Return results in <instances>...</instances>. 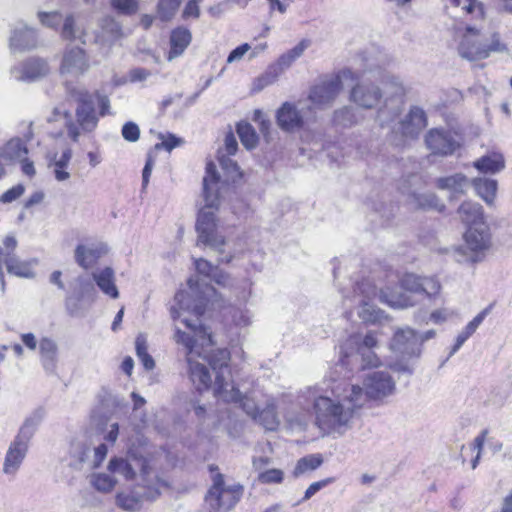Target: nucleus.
Returning <instances> with one entry per match:
<instances>
[{
  "mask_svg": "<svg viewBox=\"0 0 512 512\" xmlns=\"http://www.w3.org/2000/svg\"><path fill=\"white\" fill-rule=\"evenodd\" d=\"M90 64L85 51L79 47L67 48L60 67L61 74L78 77L86 73Z\"/></svg>",
  "mask_w": 512,
  "mask_h": 512,
  "instance_id": "22",
  "label": "nucleus"
},
{
  "mask_svg": "<svg viewBox=\"0 0 512 512\" xmlns=\"http://www.w3.org/2000/svg\"><path fill=\"white\" fill-rule=\"evenodd\" d=\"M356 347V350H367V349H374L377 347V339L374 332L367 333L364 338L361 340V337L359 335H353L350 336L346 343L341 346V358H340V364L342 366L349 365V358L353 355V350L349 351V349Z\"/></svg>",
  "mask_w": 512,
  "mask_h": 512,
  "instance_id": "25",
  "label": "nucleus"
},
{
  "mask_svg": "<svg viewBox=\"0 0 512 512\" xmlns=\"http://www.w3.org/2000/svg\"><path fill=\"white\" fill-rule=\"evenodd\" d=\"M50 71L46 60L38 57H31L20 66L11 68V75L18 81H36L46 76Z\"/></svg>",
  "mask_w": 512,
  "mask_h": 512,
  "instance_id": "21",
  "label": "nucleus"
},
{
  "mask_svg": "<svg viewBox=\"0 0 512 512\" xmlns=\"http://www.w3.org/2000/svg\"><path fill=\"white\" fill-rule=\"evenodd\" d=\"M469 186V179L462 173H456L436 179V187L440 190L449 192L450 199H457L464 195Z\"/></svg>",
  "mask_w": 512,
  "mask_h": 512,
  "instance_id": "27",
  "label": "nucleus"
},
{
  "mask_svg": "<svg viewBox=\"0 0 512 512\" xmlns=\"http://www.w3.org/2000/svg\"><path fill=\"white\" fill-rule=\"evenodd\" d=\"M310 41L303 39L295 47L279 56L275 63L271 64L277 72L281 75L288 69L298 58H300L304 51L309 47Z\"/></svg>",
  "mask_w": 512,
  "mask_h": 512,
  "instance_id": "35",
  "label": "nucleus"
},
{
  "mask_svg": "<svg viewBox=\"0 0 512 512\" xmlns=\"http://www.w3.org/2000/svg\"><path fill=\"white\" fill-rule=\"evenodd\" d=\"M427 126L425 111L419 106H412L407 116L400 122L401 132L404 136L415 138Z\"/></svg>",
  "mask_w": 512,
  "mask_h": 512,
  "instance_id": "23",
  "label": "nucleus"
},
{
  "mask_svg": "<svg viewBox=\"0 0 512 512\" xmlns=\"http://www.w3.org/2000/svg\"><path fill=\"white\" fill-rule=\"evenodd\" d=\"M409 203L412 207L420 209H434L442 211L445 208V205L439 200L436 194L432 192H413L409 196Z\"/></svg>",
  "mask_w": 512,
  "mask_h": 512,
  "instance_id": "37",
  "label": "nucleus"
},
{
  "mask_svg": "<svg viewBox=\"0 0 512 512\" xmlns=\"http://www.w3.org/2000/svg\"><path fill=\"white\" fill-rule=\"evenodd\" d=\"M393 351L407 357H418L421 354V340L419 334L407 327L395 332L391 342Z\"/></svg>",
  "mask_w": 512,
  "mask_h": 512,
  "instance_id": "19",
  "label": "nucleus"
},
{
  "mask_svg": "<svg viewBox=\"0 0 512 512\" xmlns=\"http://www.w3.org/2000/svg\"><path fill=\"white\" fill-rule=\"evenodd\" d=\"M108 469L112 473L124 476L126 480H132L136 475L135 467L132 463L123 458H114L110 460Z\"/></svg>",
  "mask_w": 512,
  "mask_h": 512,
  "instance_id": "46",
  "label": "nucleus"
},
{
  "mask_svg": "<svg viewBox=\"0 0 512 512\" xmlns=\"http://www.w3.org/2000/svg\"><path fill=\"white\" fill-rule=\"evenodd\" d=\"M61 35L65 40L70 41L78 38L77 29L75 27V20L72 15H69L65 18Z\"/></svg>",
  "mask_w": 512,
  "mask_h": 512,
  "instance_id": "58",
  "label": "nucleus"
},
{
  "mask_svg": "<svg viewBox=\"0 0 512 512\" xmlns=\"http://www.w3.org/2000/svg\"><path fill=\"white\" fill-rule=\"evenodd\" d=\"M76 282L78 285L77 298L79 300H82L95 292L94 285L88 278L79 276L76 279Z\"/></svg>",
  "mask_w": 512,
  "mask_h": 512,
  "instance_id": "55",
  "label": "nucleus"
},
{
  "mask_svg": "<svg viewBox=\"0 0 512 512\" xmlns=\"http://www.w3.org/2000/svg\"><path fill=\"white\" fill-rule=\"evenodd\" d=\"M283 479V471L276 468L261 471L258 475V481L262 484H279Z\"/></svg>",
  "mask_w": 512,
  "mask_h": 512,
  "instance_id": "50",
  "label": "nucleus"
},
{
  "mask_svg": "<svg viewBox=\"0 0 512 512\" xmlns=\"http://www.w3.org/2000/svg\"><path fill=\"white\" fill-rule=\"evenodd\" d=\"M42 418L43 412L37 410L25 419L7 450L3 465V472L5 474L13 475L19 469L28 451L29 442L41 423Z\"/></svg>",
  "mask_w": 512,
  "mask_h": 512,
  "instance_id": "8",
  "label": "nucleus"
},
{
  "mask_svg": "<svg viewBox=\"0 0 512 512\" xmlns=\"http://www.w3.org/2000/svg\"><path fill=\"white\" fill-rule=\"evenodd\" d=\"M450 4L456 8H460L474 19H482L484 16L483 5L477 0H450Z\"/></svg>",
  "mask_w": 512,
  "mask_h": 512,
  "instance_id": "44",
  "label": "nucleus"
},
{
  "mask_svg": "<svg viewBox=\"0 0 512 512\" xmlns=\"http://www.w3.org/2000/svg\"><path fill=\"white\" fill-rule=\"evenodd\" d=\"M219 180L220 176L216 165L213 162H208L203 178L205 207L199 211L196 222L197 245L208 247L219 254V263H229L233 259V255L225 252V237L218 232L215 215L212 211L219 204Z\"/></svg>",
  "mask_w": 512,
  "mask_h": 512,
  "instance_id": "3",
  "label": "nucleus"
},
{
  "mask_svg": "<svg viewBox=\"0 0 512 512\" xmlns=\"http://www.w3.org/2000/svg\"><path fill=\"white\" fill-rule=\"evenodd\" d=\"M465 244L455 248L454 258L459 263L481 262L491 246V233L487 223L471 226L465 233Z\"/></svg>",
  "mask_w": 512,
  "mask_h": 512,
  "instance_id": "9",
  "label": "nucleus"
},
{
  "mask_svg": "<svg viewBox=\"0 0 512 512\" xmlns=\"http://www.w3.org/2000/svg\"><path fill=\"white\" fill-rule=\"evenodd\" d=\"M365 401L382 399L394 393L395 381L387 371H373L364 380Z\"/></svg>",
  "mask_w": 512,
  "mask_h": 512,
  "instance_id": "18",
  "label": "nucleus"
},
{
  "mask_svg": "<svg viewBox=\"0 0 512 512\" xmlns=\"http://www.w3.org/2000/svg\"><path fill=\"white\" fill-rule=\"evenodd\" d=\"M400 286L405 292L388 301L392 307L407 308L420 300H434L441 289L440 282L435 277H421L413 273L404 274L400 279Z\"/></svg>",
  "mask_w": 512,
  "mask_h": 512,
  "instance_id": "5",
  "label": "nucleus"
},
{
  "mask_svg": "<svg viewBox=\"0 0 512 512\" xmlns=\"http://www.w3.org/2000/svg\"><path fill=\"white\" fill-rule=\"evenodd\" d=\"M122 137L128 142H136L140 137L139 126L132 121L126 122L121 130Z\"/></svg>",
  "mask_w": 512,
  "mask_h": 512,
  "instance_id": "56",
  "label": "nucleus"
},
{
  "mask_svg": "<svg viewBox=\"0 0 512 512\" xmlns=\"http://www.w3.org/2000/svg\"><path fill=\"white\" fill-rule=\"evenodd\" d=\"M72 159V149L66 147L61 153H54L48 159V166L53 168L55 179L59 182L67 181L70 178V172L67 171L68 165Z\"/></svg>",
  "mask_w": 512,
  "mask_h": 512,
  "instance_id": "30",
  "label": "nucleus"
},
{
  "mask_svg": "<svg viewBox=\"0 0 512 512\" xmlns=\"http://www.w3.org/2000/svg\"><path fill=\"white\" fill-rule=\"evenodd\" d=\"M182 0H159L157 4V17L162 22L171 21L176 15Z\"/></svg>",
  "mask_w": 512,
  "mask_h": 512,
  "instance_id": "45",
  "label": "nucleus"
},
{
  "mask_svg": "<svg viewBox=\"0 0 512 512\" xmlns=\"http://www.w3.org/2000/svg\"><path fill=\"white\" fill-rule=\"evenodd\" d=\"M188 290L176 293L175 305L171 307L173 319H180L194 335L191 336L180 329L176 330L175 341L186 348V359L189 366L190 378L196 388L206 390L211 385V375L205 364L196 360L202 357L199 346L212 344L211 335L201 323L200 317L204 314L208 301L216 293L214 287L205 279L191 277L188 279Z\"/></svg>",
  "mask_w": 512,
  "mask_h": 512,
  "instance_id": "1",
  "label": "nucleus"
},
{
  "mask_svg": "<svg viewBox=\"0 0 512 512\" xmlns=\"http://www.w3.org/2000/svg\"><path fill=\"white\" fill-rule=\"evenodd\" d=\"M335 479L333 477L325 478L323 480L313 482L310 484V486L306 489L303 498L299 501L305 502L312 498L318 491H320L322 488L328 486L329 484L333 483Z\"/></svg>",
  "mask_w": 512,
  "mask_h": 512,
  "instance_id": "54",
  "label": "nucleus"
},
{
  "mask_svg": "<svg viewBox=\"0 0 512 512\" xmlns=\"http://www.w3.org/2000/svg\"><path fill=\"white\" fill-rule=\"evenodd\" d=\"M354 78L355 73L350 68H345L338 74L326 77L310 89L308 96L310 105L319 109L330 106L342 89V80Z\"/></svg>",
  "mask_w": 512,
  "mask_h": 512,
  "instance_id": "12",
  "label": "nucleus"
},
{
  "mask_svg": "<svg viewBox=\"0 0 512 512\" xmlns=\"http://www.w3.org/2000/svg\"><path fill=\"white\" fill-rule=\"evenodd\" d=\"M25 191V188L22 184H18L16 186H13L12 188L8 189L6 192H4L0 198L1 202L3 203H11L17 198H19Z\"/></svg>",
  "mask_w": 512,
  "mask_h": 512,
  "instance_id": "59",
  "label": "nucleus"
},
{
  "mask_svg": "<svg viewBox=\"0 0 512 512\" xmlns=\"http://www.w3.org/2000/svg\"><path fill=\"white\" fill-rule=\"evenodd\" d=\"M203 359L215 372V382L213 385L214 395H222L226 399H231V395L235 396V392L228 391V387L232 383L231 371L228 365L230 360L229 351L227 349H218L203 356Z\"/></svg>",
  "mask_w": 512,
  "mask_h": 512,
  "instance_id": "14",
  "label": "nucleus"
},
{
  "mask_svg": "<svg viewBox=\"0 0 512 512\" xmlns=\"http://www.w3.org/2000/svg\"><path fill=\"white\" fill-rule=\"evenodd\" d=\"M486 49L489 50V54L491 52L504 53L508 51L507 45L501 42L498 33H493L491 35L490 43L486 44Z\"/></svg>",
  "mask_w": 512,
  "mask_h": 512,
  "instance_id": "60",
  "label": "nucleus"
},
{
  "mask_svg": "<svg viewBox=\"0 0 512 512\" xmlns=\"http://www.w3.org/2000/svg\"><path fill=\"white\" fill-rule=\"evenodd\" d=\"M28 154V148L20 138L9 140L0 148V159L7 165H13L21 161Z\"/></svg>",
  "mask_w": 512,
  "mask_h": 512,
  "instance_id": "29",
  "label": "nucleus"
},
{
  "mask_svg": "<svg viewBox=\"0 0 512 512\" xmlns=\"http://www.w3.org/2000/svg\"><path fill=\"white\" fill-rule=\"evenodd\" d=\"M242 494L241 485L226 487L223 475L218 473L213 477V484L205 496V501L209 512H226L238 503Z\"/></svg>",
  "mask_w": 512,
  "mask_h": 512,
  "instance_id": "11",
  "label": "nucleus"
},
{
  "mask_svg": "<svg viewBox=\"0 0 512 512\" xmlns=\"http://www.w3.org/2000/svg\"><path fill=\"white\" fill-rule=\"evenodd\" d=\"M376 294V287L367 279L358 282L354 288L353 297L355 300L358 299L357 303L360 306L358 315L364 322L375 323L382 318L383 312L370 303Z\"/></svg>",
  "mask_w": 512,
  "mask_h": 512,
  "instance_id": "17",
  "label": "nucleus"
},
{
  "mask_svg": "<svg viewBox=\"0 0 512 512\" xmlns=\"http://www.w3.org/2000/svg\"><path fill=\"white\" fill-rule=\"evenodd\" d=\"M279 76L280 74L277 72L275 67L270 65L268 69L265 71V73L256 78V80L254 81L253 90L257 92L261 91L265 87L273 84L278 79Z\"/></svg>",
  "mask_w": 512,
  "mask_h": 512,
  "instance_id": "48",
  "label": "nucleus"
},
{
  "mask_svg": "<svg viewBox=\"0 0 512 512\" xmlns=\"http://www.w3.org/2000/svg\"><path fill=\"white\" fill-rule=\"evenodd\" d=\"M237 133L242 144L249 150L256 147L258 142L257 134L253 126L247 122H241L237 125Z\"/></svg>",
  "mask_w": 512,
  "mask_h": 512,
  "instance_id": "47",
  "label": "nucleus"
},
{
  "mask_svg": "<svg viewBox=\"0 0 512 512\" xmlns=\"http://www.w3.org/2000/svg\"><path fill=\"white\" fill-rule=\"evenodd\" d=\"M375 80L384 85L385 88H391L392 98L386 99L384 105L378 109L376 119L381 126L388 125L393 122L401 113L403 101L400 98L404 95L405 89L398 76L388 73L387 71L376 68Z\"/></svg>",
  "mask_w": 512,
  "mask_h": 512,
  "instance_id": "10",
  "label": "nucleus"
},
{
  "mask_svg": "<svg viewBox=\"0 0 512 512\" xmlns=\"http://www.w3.org/2000/svg\"><path fill=\"white\" fill-rule=\"evenodd\" d=\"M479 30L472 26H467L466 34L459 45V54L461 57L476 61L489 57V50L486 49V44L482 43L479 39Z\"/></svg>",
  "mask_w": 512,
  "mask_h": 512,
  "instance_id": "20",
  "label": "nucleus"
},
{
  "mask_svg": "<svg viewBox=\"0 0 512 512\" xmlns=\"http://www.w3.org/2000/svg\"><path fill=\"white\" fill-rule=\"evenodd\" d=\"M141 468L142 483L136 485L129 492L118 493L117 505L126 511H136L141 508L143 501H154L161 494V488L167 484L156 475H151L145 460L138 461Z\"/></svg>",
  "mask_w": 512,
  "mask_h": 512,
  "instance_id": "6",
  "label": "nucleus"
},
{
  "mask_svg": "<svg viewBox=\"0 0 512 512\" xmlns=\"http://www.w3.org/2000/svg\"><path fill=\"white\" fill-rule=\"evenodd\" d=\"M159 138L161 139V142L155 145V149L157 150L165 149L166 151L170 152L183 143L181 138L171 133H168L167 135L160 133Z\"/></svg>",
  "mask_w": 512,
  "mask_h": 512,
  "instance_id": "53",
  "label": "nucleus"
},
{
  "mask_svg": "<svg viewBox=\"0 0 512 512\" xmlns=\"http://www.w3.org/2000/svg\"><path fill=\"white\" fill-rule=\"evenodd\" d=\"M66 91L77 102L75 115L78 125L73 122L69 112L59 108L54 109L53 117L49 118V121L56 120L58 116L63 117L68 136L77 142L80 137V128L84 132H92L98 125L99 117L95 109L93 95L85 88L67 84Z\"/></svg>",
  "mask_w": 512,
  "mask_h": 512,
  "instance_id": "4",
  "label": "nucleus"
},
{
  "mask_svg": "<svg viewBox=\"0 0 512 512\" xmlns=\"http://www.w3.org/2000/svg\"><path fill=\"white\" fill-rule=\"evenodd\" d=\"M360 57L365 62V68L361 76L354 71L355 78L353 80L357 79V82L350 90L349 99L360 108L373 109L383 98V91L379 87L378 80H375L374 63L366 52L362 53Z\"/></svg>",
  "mask_w": 512,
  "mask_h": 512,
  "instance_id": "7",
  "label": "nucleus"
},
{
  "mask_svg": "<svg viewBox=\"0 0 512 512\" xmlns=\"http://www.w3.org/2000/svg\"><path fill=\"white\" fill-rule=\"evenodd\" d=\"M301 399L311 403L314 424L324 435H344L365 404L363 388L345 381L334 383L325 393L318 387H306L300 391Z\"/></svg>",
  "mask_w": 512,
  "mask_h": 512,
  "instance_id": "2",
  "label": "nucleus"
},
{
  "mask_svg": "<svg viewBox=\"0 0 512 512\" xmlns=\"http://www.w3.org/2000/svg\"><path fill=\"white\" fill-rule=\"evenodd\" d=\"M92 278L98 288L107 296L117 299L119 291L115 284V273L111 267L98 269L92 273Z\"/></svg>",
  "mask_w": 512,
  "mask_h": 512,
  "instance_id": "32",
  "label": "nucleus"
},
{
  "mask_svg": "<svg viewBox=\"0 0 512 512\" xmlns=\"http://www.w3.org/2000/svg\"><path fill=\"white\" fill-rule=\"evenodd\" d=\"M200 16V9L198 5V0H189L185 5L184 10L182 12V18H198Z\"/></svg>",
  "mask_w": 512,
  "mask_h": 512,
  "instance_id": "62",
  "label": "nucleus"
},
{
  "mask_svg": "<svg viewBox=\"0 0 512 512\" xmlns=\"http://www.w3.org/2000/svg\"><path fill=\"white\" fill-rule=\"evenodd\" d=\"M458 214L468 228L480 226V223H486L482 206L473 201L463 202L458 208Z\"/></svg>",
  "mask_w": 512,
  "mask_h": 512,
  "instance_id": "34",
  "label": "nucleus"
},
{
  "mask_svg": "<svg viewBox=\"0 0 512 512\" xmlns=\"http://www.w3.org/2000/svg\"><path fill=\"white\" fill-rule=\"evenodd\" d=\"M250 50V45L244 43L233 49L227 57V63L240 61L243 56Z\"/></svg>",
  "mask_w": 512,
  "mask_h": 512,
  "instance_id": "61",
  "label": "nucleus"
},
{
  "mask_svg": "<svg viewBox=\"0 0 512 512\" xmlns=\"http://www.w3.org/2000/svg\"><path fill=\"white\" fill-rule=\"evenodd\" d=\"M107 253V247L104 244H79L75 249V261L83 269H89Z\"/></svg>",
  "mask_w": 512,
  "mask_h": 512,
  "instance_id": "26",
  "label": "nucleus"
},
{
  "mask_svg": "<svg viewBox=\"0 0 512 512\" xmlns=\"http://www.w3.org/2000/svg\"><path fill=\"white\" fill-rule=\"evenodd\" d=\"M312 118H314L313 109L304 101L284 102L276 112L277 124L286 132L302 129L304 124Z\"/></svg>",
  "mask_w": 512,
  "mask_h": 512,
  "instance_id": "13",
  "label": "nucleus"
},
{
  "mask_svg": "<svg viewBox=\"0 0 512 512\" xmlns=\"http://www.w3.org/2000/svg\"><path fill=\"white\" fill-rule=\"evenodd\" d=\"M38 17L40 22L50 28L57 27L62 21V15L57 12H39Z\"/></svg>",
  "mask_w": 512,
  "mask_h": 512,
  "instance_id": "57",
  "label": "nucleus"
},
{
  "mask_svg": "<svg viewBox=\"0 0 512 512\" xmlns=\"http://www.w3.org/2000/svg\"><path fill=\"white\" fill-rule=\"evenodd\" d=\"M425 143L432 154L445 157L460 149L462 137L451 129L434 128L427 132Z\"/></svg>",
  "mask_w": 512,
  "mask_h": 512,
  "instance_id": "15",
  "label": "nucleus"
},
{
  "mask_svg": "<svg viewBox=\"0 0 512 512\" xmlns=\"http://www.w3.org/2000/svg\"><path fill=\"white\" fill-rule=\"evenodd\" d=\"M96 99L99 107V116L104 117L106 115H110V99L107 95L101 94L99 92L96 93Z\"/></svg>",
  "mask_w": 512,
  "mask_h": 512,
  "instance_id": "63",
  "label": "nucleus"
},
{
  "mask_svg": "<svg viewBox=\"0 0 512 512\" xmlns=\"http://www.w3.org/2000/svg\"><path fill=\"white\" fill-rule=\"evenodd\" d=\"M359 121L357 110L351 106H344L333 113L332 122L335 126L349 128Z\"/></svg>",
  "mask_w": 512,
  "mask_h": 512,
  "instance_id": "40",
  "label": "nucleus"
},
{
  "mask_svg": "<svg viewBox=\"0 0 512 512\" xmlns=\"http://www.w3.org/2000/svg\"><path fill=\"white\" fill-rule=\"evenodd\" d=\"M69 453L72 458L70 465L77 468L88 460L91 446L84 440H75L71 443Z\"/></svg>",
  "mask_w": 512,
  "mask_h": 512,
  "instance_id": "42",
  "label": "nucleus"
},
{
  "mask_svg": "<svg viewBox=\"0 0 512 512\" xmlns=\"http://www.w3.org/2000/svg\"><path fill=\"white\" fill-rule=\"evenodd\" d=\"M255 421L269 431H275L280 423L274 405H267L263 410L259 411Z\"/></svg>",
  "mask_w": 512,
  "mask_h": 512,
  "instance_id": "43",
  "label": "nucleus"
},
{
  "mask_svg": "<svg viewBox=\"0 0 512 512\" xmlns=\"http://www.w3.org/2000/svg\"><path fill=\"white\" fill-rule=\"evenodd\" d=\"M151 76V72L145 68H134L129 71V80L132 83L142 82Z\"/></svg>",
  "mask_w": 512,
  "mask_h": 512,
  "instance_id": "64",
  "label": "nucleus"
},
{
  "mask_svg": "<svg viewBox=\"0 0 512 512\" xmlns=\"http://www.w3.org/2000/svg\"><path fill=\"white\" fill-rule=\"evenodd\" d=\"M92 484L100 492H109L114 488L116 481L108 474H97L93 476Z\"/></svg>",
  "mask_w": 512,
  "mask_h": 512,
  "instance_id": "51",
  "label": "nucleus"
},
{
  "mask_svg": "<svg viewBox=\"0 0 512 512\" xmlns=\"http://www.w3.org/2000/svg\"><path fill=\"white\" fill-rule=\"evenodd\" d=\"M351 357L361 358L362 368L376 367L380 364V360L373 349L355 350Z\"/></svg>",
  "mask_w": 512,
  "mask_h": 512,
  "instance_id": "49",
  "label": "nucleus"
},
{
  "mask_svg": "<svg viewBox=\"0 0 512 512\" xmlns=\"http://www.w3.org/2000/svg\"><path fill=\"white\" fill-rule=\"evenodd\" d=\"M40 360L44 370L53 374L56 371L58 362L57 343L48 337H43L39 342Z\"/></svg>",
  "mask_w": 512,
  "mask_h": 512,
  "instance_id": "28",
  "label": "nucleus"
},
{
  "mask_svg": "<svg viewBox=\"0 0 512 512\" xmlns=\"http://www.w3.org/2000/svg\"><path fill=\"white\" fill-rule=\"evenodd\" d=\"M195 268L204 278L214 281L218 285L225 286L229 281V276L214 266L209 261L199 258L195 260Z\"/></svg>",
  "mask_w": 512,
  "mask_h": 512,
  "instance_id": "36",
  "label": "nucleus"
},
{
  "mask_svg": "<svg viewBox=\"0 0 512 512\" xmlns=\"http://www.w3.org/2000/svg\"><path fill=\"white\" fill-rule=\"evenodd\" d=\"M228 391L235 392V396L230 398H225L222 395H214L218 400H221L226 403H233L238 405L243 409V411L250 417H252L254 420L257 419V414L259 413V409L257 407L256 402L254 399L248 397L247 395H242L240 391L234 386L233 382L228 387Z\"/></svg>",
  "mask_w": 512,
  "mask_h": 512,
  "instance_id": "33",
  "label": "nucleus"
},
{
  "mask_svg": "<svg viewBox=\"0 0 512 512\" xmlns=\"http://www.w3.org/2000/svg\"><path fill=\"white\" fill-rule=\"evenodd\" d=\"M472 185L479 197H481L488 205L494 203L497 192V181L494 179L477 177L472 180Z\"/></svg>",
  "mask_w": 512,
  "mask_h": 512,
  "instance_id": "38",
  "label": "nucleus"
},
{
  "mask_svg": "<svg viewBox=\"0 0 512 512\" xmlns=\"http://www.w3.org/2000/svg\"><path fill=\"white\" fill-rule=\"evenodd\" d=\"M110 2L113 9L124 15H132L138 9L137 0H111Z\"/></svg>",
  "mask_w": 512,
  "mask_h": 512,
  "instance_id": "52",
  "label": "nucleus"
},
{
  "mask_svg": "<svg viewBox=\"0 0 512 512\" xmlns=\"http://www.w3.org/2000/svg\"><path fill=\"white\" fill-rule=\"evenodd\" d=\"M17 240L12 235H7L3 240V261L7 272L11 275L21 278H34L35 272L33 271V265L37 263V260L23 261L15 255L17 248Z\"/></svg>",
  "mask_w": 512,
  "mask_h": 512,
  "instance_id": "16",
  "label": "nucleus"
},
{
  "mask_svg": "<svg viewBox=\"0 0 512 512\" xmlns=\"http://www.w3.org/2000/svg\"><path fill=\"white\" fill-rule=\"evenodd\" d=\"M473 166L482 173H497L504 167V158L501 154L485 155L476 160Z\"/></svg>",
  "mask_w": 512,
  "mask_h": 512,
  "instance_id": "39",
  "label": "nucleus"
},
{
  "mask_svg": "<svg viewBox=\"0 0 512 512\" xmlns=\"http://www.w3.org/2000/svg\"><path fill=\"white\" fill-rule=\"evenodd\" d=\"M36 32L26 26L13 30L10 37V48L12 51H25L36 47Z\"/></svg>",
  "mask_w": 512,
  "mask_h": 512,
  "instance_id": "31",
  "label": "nucleus"
},
{
  "mask_svg": "<svg viewBox=\"0 0 512 512\" xmlns=\"http://www.w3.org/2000/svg\"><path fill=\"white\" fill-rule=\"evenodd\" d=\"M322 463L323 456L319 453L304 456L297 461L296 466L293 470V475L295 477H299L308 472L315 471L322 465Z\"/></svg>",
  "mask_w": 512,
  "mask_h": 512,
  "instance_id": "41",
  "label": "nucleus"
},
{
  "mask_svg": "<svg viewBox=\"0 0 512 512\" xmlns=\"http://www.w3.org/2000/svg\"><path fill=\"white\" fill-rule=\"evenodd\" d=\"M192 42L191 31L184 27L178 26L170 32L169 36V51L167 53V60L173 61L174 59L182 56L185 50Z\"/></svg>",
  "mask_w": 512,
  "mask_h": 512,
  "instance_id": "24",
  "label": "nucleus"
}]
</instances>
